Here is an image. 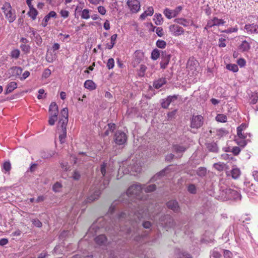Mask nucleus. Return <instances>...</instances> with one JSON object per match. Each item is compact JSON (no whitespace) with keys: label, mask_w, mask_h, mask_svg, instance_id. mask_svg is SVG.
Masks as SVG:
<instances>
[{"label":"nucleus","mask_w":258,"mask_h":258,"mask_svg":"<svg viewBox=\"0 0 258 258\" xmlns=\"http://www.w3.org/2000/svg\"><path fill=\"white\" fill-rule=\"evenodd\" d=\"M49 115L58 116V106L55 102H52L49 108Z\"/></svg>","instance_id":"21"},{"label":"nucleus","mask_w":258,"mask_h":258,"mask_svg":"<svg viewBox=\"0 0 258 258\" xmlns=\"http://www.w3.org/2000/svg\"><path fill=\"white\" fill-rule=\"evenodd\" d=\"M72 158L74 161V163H77L78 162H81V161L83 162L86 160L88 157L84 153H80L79 154L77 157L72 156Z\"/></svg>","instance_id":"24"},{"label":"nucleus","mask_w":258,"mask_h":258,"mask_svg":"<svg viewBox=\"0 0 258 258\" xmlns=\"http://www.w3.org/2000/svg\"><path fill=\"white\" fill-rule=\"evenodd\" d=\"M127 5L132 13H137L140 9V2L138 0H128Z\"/></svg>","instance_id":"12"},{"label":"nucleus","mask_w":258,"mask_h":258,"mask_svg":"<svg viewBox=\"0 0 258 258\" xmlns=\"http://www.w3.org/2000/svg\"><path fill=\"white\" fill-rule=\"evenodd\" d=\"M169 104L170 103L169 101L167 99V98L163 99L161 102L162 107L164 108H167L169 106Z\"/></svg>","instance_id":"61"},{"label":"nucleus","mask_w":258,"mask_h":258,"mask_svg":"<svg viewBox=\"0 0 258 258\" xmlns=\"http://www.w3.org/2000/svg\"><path fill=\"white\" fill-rule=\"evenodd\" d=\"M111 171L109 170L107 164L105 163H102L100 169L98 171L97 179L100 182V188L103 189L108 184L109 179L111 176Z\"/></svg>","instance_id":"3"},{"label":"nucleus","mask_w":258,"mask_h":258,"mask_svg":"<svg viewBox=\"0 0 258 258\" xmlns=\"http://www.w3.org/2000/svg\"><path fill=\"white\" fill-rule=\"evenodd\" d=\"M3 168L5 172H9L11 169V165L10 162H5L3 164Z\"/></svg>","instance_id":"53"},{"label":"nucleus","mask_w":258,"mask_h":258,"mask_svg":"<svg viewBox=\"0 0 258 258\" xmlns=\"http://www.w3.org/2000/svg\"><path fill=\"white\" fill-rule=\"evenodd\" d=\"M3 11L9 23L13 22L16 19L15 10L12 9L10 3L6 2L2 8Z\"/></svg>","instance_id":"5"},{"label":"nucleus","mask_w":258,"mask_h":258,"mask_svg":"<svg viewBox=\"0 0 258 258\" xmlns=\"http://www.w3.org/2000/svg\"><path fill=\"white\" fill-rule=\"evenodd\" d=\"M127 139L126 134L121 131H118L115 135V143L118 145L124 144Z\"/></svg>","instance_id":"13"},{"label":"nucleus","mask_w":258,"mask_h":258,"mask_svg":"<svg viewBox=\"0 0 258 258\" xmlns=\"http://www.w3.org/2000/svg\"><path fill=\"white\" fill-rule=\"evenodd\" d=\"M160 224L167 229V230L170 228H173L175 226V222L172 217L169 215H166L163 217L160 221Z\"/></svg>","instance_id":"8"},{"label":"nucleus","mask_w":258,"mask_h":258,"mask_svg":"<svg viewBox=\"0 0 258 258\" xmlns=\"http://www.w3.org/2000/svg\"><path fill=\"white\" fill-rule=\"evenodd\" d=\"M81 18L84 19H88L90 18L89 10L84 9L82 11Z\"/></svg>","instance_id":"48"},{"label":"nucleus","mask_w":258,"mask_h":258,"mask_svg":"<svg viewBox=\"0 0 258 258\" xmlns=\"http://www.w3.org/2000/svg\"><path fill=\"white\" fill-rule=\"evenodd\" d=\"M169 30L171 35L174 36H178L183 34L184 30L177 24H172L169 26Z\"/></svg>","instance_id":"11"},{"label":"nucleus","mask_w":258,"mask_h":258,"mask_svg":"<svg viewBox=\"0 0 258 258\" xmlns=\"http://www.w3.org/2000/svg\"><path fill=\"white\" fill-rule=\"evenodd\" d=\"M142 163L137 159H133L132 162L128 164L126 161L123 164L122 166H120L119 172H122L124 174H134V173H139L142 170Z\"/></svg>","instance_id":"2"},{"label":"nucleus","mask_w":258,"mask_h":258,"mask_svg":"<svg viewBox=\"0 0 258 258\" xmlns=\"http://www.w3.org/2000/svg\"><path fill=\"white\" fill-rule=\"evenodd\" d=\"M167 207L173 211L174 212H177L179 209V206L177 202L175 200H171L167 203Z\"/></svg>","instance_id":"22"},{"label":"nucleus","mask_w":258,"mask_h":258,"mask_svg":"<svg viewBox=\"0 0 258 258\" xmlns=\"http://www.w3.org/2000/svg\"><path fill=\"white\" fill-rule=\"evenodd\" d=\"M211 133H213L218 138H220L228 134V132L224 128L213 129L210 131Z\"/></svg>","instance_id":"18"},{"label":"nucleus","mask_w":258,"mask_h":258,"mask_svg":"<svg viewBox=\"0 0 258 258\" xmlns=\"http://www.w3.org/2000/svg\"><path fill=\"white\" fill-rule=\"evenodd\" d=\"M84 87L90 90H93L96 88L95 84L90 80H87L85 82Z\"/></svg>","instance_id":"29"},{"label":"nucleus","mask_w":258,"mask_h":258,"mask_svg":"<svg viewBox=\"0 0 258 258\" xmlns=\"http://www.w3.org/2000/svg\"><path fill=\"white\" fill-rule=\"evenodd\" d=\"M214 22V25L215 26H219L221 25H223L224 24V21L222 19H218L216 17H215L213 19Z\"/></svg>","instance_id":"52"},{"label":"nucleus","mask_w":258,"mask_h":258,"mask_svg":"<svg viewBox=\"0 0 258 258\" xmlns=\"http://www.w3.org/2000/svg\"><path fill=\"white\" fill-rule=\"evenodd\" d=\"M156 33L159 37L163 35V29L161 27H157L156 29Z\"/></svg>","instance_id":"64"},{"label":"nucleus","mask_w":258,"mask_h":258,"mask_svg":"<svg viewBox=\"0 0 258 258\" xmlns=\"http://www.w3.org/2000/svg\"><path fill=\"white\" fill-rule=\"evenodd\" d=\"M211 255L214 258H220L221 256V253L217 249H214L212 251Z\"/></svg>","instance_id":"55"},{"label":"nucleus","mask_w":258,"mask_h":258,"mask_svg":"<svg viewBox=\"0 0 258 258\" xmlns=\"http://www.w3.org/2000/svg\"><path fill=\"white\" fill-rule=\"evenodd\" d=\"M182 7L180 6L177 7L174 10H170L169 8H166L163 12L164 15L168 19H171L176 17L181 12Z\"/></svg>","instance_id":"7"},{"label":"nucleus","mask_w":258,"mask_h":258,"mask_svg":"<svg viewBox=\"0 0 258 258\" xmlns=\"http://www.w3.org/2000/svg\"><path fill=\"white\" fill-rule=\"evenodd\" d=\"M221 197L223 200H240L241 195L237 190L231 188H225L221 190Z\"/></svg>","instance_id":"4"},{"label":"nucleus","mask_w":258,"mask_h":258,"mask_svg":"<svg viewBox=\"0 0 258 258\" xmlns=\"http://www.w3.org/2000/svg\"><path fill=\"white\" fill-rule=\"evenodd\" d=\"M101 194L100 189L98 188H96L95 189H92L90 191V195L87 198L88 202H91L94 201V200L97 199L99 195Z\"/></svg>","instance_id":"14"},{"label":"nucleus","mask_w":258,"mask_h":258,"mask_svg":"<svg viewBox=\"0 0 258 258\" xmlns=\"http://www.w3.org/2000/svg\"><path fill=\"white\" fill-rule=\"evenodd\" d=\"M51 74V71L48 69H46L44 70L43 74H42V77L44 78H47L50 76Z\"/></svg>","instance_id":"58"},{"label":"nucleus","mask_w":258,"mask_h":258,"mask_svg":"<svg viewBox=\"0 0 258 258\" xmlns=\"http://www.w3.org/2000/svg\"><path fill=\"white\" fill-rule=\"evenodd\" d=\"M207 148L208 150L212 152H217L218 151V147L217 145L215 142H211L207 144Z\"/></svg>","instance_id":"28"},{"label":"nucleus","mask_w":258,"mask_h":258,"mask_svg":"<svg viewBox=\"0 0 258 258\" xmlns=\"http://www.w3.org/2000/svg\"><path fill=\"white\" fill-rule=\"evenodd\" d=\"M166 83V81L164 79H160L156 81H155L154 84V87L156 89H159L162 87L163 85H164Z\"/></svg>","instance_id":"34"},{"label":"nucleus","mask_w":258,"mask_h":258,"mask_svg":"<svg viewBox=\"0 0 258 258\" xmlns=\"http://www.w3.org/2000/svg\"><path fill=\"white\" fill-rule=\"evenodd\" d=\"M62 187L61 184L59 182H56L53 186V190L55 192H59Z\"/></svg>","instance_id":"50"},{"label":"nucleus","mask_w":258,"mask_h":258,"mask_svg":"<svg viewBox=\"0 0 258 258\" xmlns=\"http://www.w3.org/2000/svg\"><path fill=\"white\" fill-rule=\"evenodd\" d=\"M198 176L201 177H204L207 174V169L203 167L198 168L196 171Z\"/></svg>","instance_id":"31"},{"label":"nucleus","mask_w":258,"mask_h":258,"mask_svg":"<svg viewBox=\"0 0 258 258\" xmlns=\"http://www.w3.org/2000/svg\"><path fill=\"white\" fill-rule=\"evenodd\" d=\"M244 190L249 196H251L255 191L254 185L249 182L244 183Z\"/></svg>","instance_id":"17"},{"label":"nucleus","mask_w":258,"mask_h":258,"mask_svg":"<svg viewBox=\"0 0 258 258\" xmlns=\"http://www.w3.org/2000/svg\"><path fill=\"white\" fill-rule=\"evenodd\" d=\"M204 123L203 117L202 115H193L191 119L190 126L192 128H199Z\"/></svg>","instance_id":"10"},{"label":"nucleus","mask_w":258,"mask_h":258,"mask_svg":"<svg viewBox=\"0 0 258 258\" xmlns=\"http://www.w3.org/2000/svg\"><path fill=\"white\" fill-rule=\"evenodd\" d=\"M249 43L246 41H242L241 44L239 46V49L242 52L248 51L250 49Z\"/></svg>","instance_id":"26"},{"label":"nucleus","mask_w":258,"mask_h":258,"mask_svg":"<svg viewBox=\"0 0 258 258\" xmlns=\"http://www.w3.org/2000/svg\"><path fill=\"white\" fill-rule=\"evenodd\" d=\"M57 119V116L49 115L48 123L50 125H53Z\"/></svg>","instance_id":"47"},{"label":"nucleus","mask_w":258,"mask_h":258,"mask_svg":"<svg viewBox=\"0 0 258 258\" xmlns=\"http://www.w3.org/2000/svg\"><path fill=\"white\" fill-rule=\"evenodd\" d=\"M155 17V23L157 25H161L163 22V18L162 17L161 14H156L154 16Z\"/></svg>","instance_id":"39"},{"label":"nucleus","mask_w":258,"mask_h":258,"mask_svg":"<svg viewBox=\"0 0 258 258\" xmlns=\"http://www.w3.org/2000/svg\"><path fill=\"white\" fill-rule=\"evenodd\" d=\"M215 119L218 122L225 123L227 121V117L224 114L220 113L217 115Z\"/></svg>","instance_id":"32"},{"label":"nucleus","mask_w":258,"mask_h":258,"mask_svg":"<svg viewBox=\"0 0 258 258\" xmlns=\"http://www.w3.org/2000/svg\"><path fill=\"white\" fill-rule=\"evenodd\" d=\"M61 127V131L59 133V139L61 144H62L66 141V138L67 136V130L66 126H60Z\"/></svg>","instance_id":"25"},{"label":"nucleus","mask_w":258,"mask_h":258,"mask_svg":"<svg viewBox=\"0 0 258 258\" xmlns=\"http://www.w3.org/2000/svg\"><path fill=\"white\" fill-rule=\"evenodd\" d=\"M146 70L147 67L144 64H141L140 67L139 75L140 76L143 77L145 74Z\"/></svg>","instance_id":"51"},{"label":"nucleus","mask_w":258,"mask_h":258,"mask_svg":"<svg viewBox=\"0 0 258 258\" xmlns=\"http://www.w3.org/2000/svg\"><path fill=\"white\" fill-rule=\"evenodd\" d=\"M107 67L109 70L112 69L114 66V60L112 58H110L108 60L107 62Z\"/></svg>","instance_id":"54"},{"label":"nucleus","mask_w":258,"mask_h":258,"mask_svg":"<svg viewBox=\"0 0 258 258\" xmlns=\"http://www.w3.org/2000/svg\"><path fill=\"white\" fill-rule=\"evenodd\" d=\"M17 83L15 82H9L6 87V94L12 92L15 89L17 88Z\"/></svg>","instance_id":"23"},{"label":"nucleus","mask_w":258,"mask_h":258,"mask_svg":"<svg viewBox=\"0 0 258 258\" xmlns=\"http://www.w3.org/2000/svg\"><path fill=\"white\" fill-rule=\"evenodd\" d=\"M115 128V124L114 123H108V128L104 133L105 136H108L110 132H112Z\"/></svg>","instance_id":"40"},{"label":"nucleus","mask_w":258,"mask_h":258,"mask_svg":"<svg viewBox=\"0 0 258 258\" xmlns=\"http://www.w3.org/2000/svg\"><path fill=\"white\" fill-rule=\"evenodd\" d=\"M186 149V147L183 146L175 145L172 147L173 151L177 155V156L180 157L182 156L183 152Z\"/></svg>","instance_id":"16"},{"label":"nucleus","mask_w":258,"mask_h":258,"mask_svg":"<svg viewBox=\"0 0 258 258\" xmlns=\"http://www.w3.org/2000/svg\"><path fill=\"white\" fill-rule=\"evenodd\" d=\"M145 192H150L154 191L156 188V186L155 184H151L148 186H142Z\"/></svg>","instance_id":"37"},{"label":"nucleus","mask_w":258,"mask_h":258,"mask_svg":"<svg viewBox=\"0 0 258 258\" xmlns=\"http://www.w3.org/2000/svg\"><path fill=\"white\" fill-rule=\"evenodd\" d=\"M242 131L237 129V136L241 139H244L246 138L247 134H245L242 133Z\"/></svg>","instance_id":"60"},{"label":"nucleus","mask_w":258,"mask_h":258,"mask_svg":"<svg viewBox=\"0 0 258 258\" xmlns=\"http://www.w3.org/2000/svg\"><path fill=\"white\" fill-rule=\"evenodd\" d=\"M21 50L26 53H28L30 50V46L25 44H21L20 46Z\"/></svg>","instance_id":"46"},{"label":"nucleus","mask_w":258,"mask_h":258,"mask_svg":"<svg viewBox=\"0 0 258 258\" xmlns=\"http://www.w3.org/2000/svg\"><path fill=\"white\" fill-rule=\"evenodd\" d=\"M226 69L233 72H237L238 70V67L235 64H228L226 66Z\"/></svg>","instance_id":"43"},{"label":"nucleus","mask_w":258,"mask_h":258,"mask_svg":"<svg viewBox=\"0 0 258 258\" xmlns=\"http://www.w3.org/2000/svg\"><path fill=\"white\" fill-rule=\"evenodd\" d=\"M160 56L159 50L157 49H154L151 53V58L153 60L157 59Z\"/></svg>","instance_id":"42"},{"label":"nucleus","mask_w":258,"mask_h":258,"mask_svg":"<svg viewBox=\"0 0 258 258\" xmlns=\"http://www.w3.org/2000/svg\"><path fill=\"white\" fill-rule=\"evenodd\" d=\"M148 16H152L154 13V9L152 7H149L147 10L145 11Z\"/></svg>","instance_id":"63"},{"label":"nucleus","mask_w":258,"mask_h":258,"mask_svg":"<svg viewBox=\"0 0 258 258\" xmlns=\"http://www.w3.org/2000/svg\"><path fill=\"white\" fill-rule=\"evenodd\" d=\"M146 215L147 213L143 211L142 210H140L137 214L133 213V212L128 213V211L121 212L117 216L116 219L114 220V225L117 227V223L118 222L123 221L126 217H128V220L130 221L128 223L131 224L133 228H135L136 225L141 221V218L147 217Z\"/></svg>","instance_id":"1"},{"label":"nucleus","mask_w":258,"mask_h":258,"mask_svg":"<svg viewBox=\"0 0 258 258\" xmlns=\"http://www.w3.org/2000/svg\"><path fill=\"white\" fill-rule=\"evenodd\" d=\"M22 69L19 67H13L10 69L11 74L15 77L19 76L22 74Z\"/></svg>","instance_id":"27"},{"label":"nucleus","mask_w":258,"mask_h":258,"mask_svg":"<svg viewBox=\"0 0 258 258\" xmlns=\"http://www.w3.org/2000/svg\"><path fill=\"white\" fill-rule=\"evenodd\" d=\"M174 22L177 24L182 25L183 27H188L193 25L194 22L190 19H186L182 18H176L174 19Z\"/></svg>","instance_id":"15"},{"label":"nucleus","mask_w":258,"mask_h":258,"mask_svg":"<svg viewBox=\"0 0 258 258\" xmlns=\"http://www.w3.org/2000/svg\"><path fill=\"white\" fill-rule=\"evenodd\" d=\"M214 167L215 169L219 171H221L224 170L225 167V164L223 163L218 162L217 163H215L214 164Z\"/></svg>","instance_id":"41"},{"label":"nucleus","mask_w":258,"mask_h":258,"mask_svg":"<svg viewBox=\"0 0 258 258\" xmlns=\"http://www.w3.org/2000/svg\"><path fill=\"white\" fill-rule=\"evenodd\" d=\"M143 187L141 184H136L131 185L126 191L128 196L137 197L141 198L140 195L143 191Z\"/></svg>","instance_id":"6"},{"label":"nucleus","mask_w":258,"mask_h":258,"mask_svg":"<svg viewBox=\"0 0 258 258\" xmlns=\"http://www.w3.org/2000/svg\"><path fill=\"white\" fill-rule=\"evenodd\" d=\"M187 190L192 194H195L197 192V187L194 184H190L187 187Z\"/></svg>","instance_id":"45"},{"label":"nucleus","mask_w":258,"mask_h":258,"mask_svg":"<svg viewBox=\"0 0 258 258\" xmlns=\"http://www.w3.org/2000/svg\"><path fill=\"white\" fill-rule=\"evenodd\" d=\"M224 258H232V254L231 251L228 250H223Z\"/></svg>","instance_id":"57"},{"label":"nucleus","mask_w":258,"mask_h":258,"mask_svg":"<svg viewBox=\"0 0 258 258\" xmlns=\"http://www.w3.org/2000/svg\"><path fill=\"white\" fill-rule=\"evenodd\" d=\"M31 221L33 224L37 227H41L42 226V223L38 219H34Z\"/></svg>","instance_id":"56"},{"label":"nucleus","mask_w":258,"mask_h":258,"mask_svg":"<svg viewBox=\"0 0 258 258\" xmlns=\"http://www.w3.org/2000/svg\"><path fill=\"white\" fill-rule=\"evenodd\" d=\"M196 64V62L193 59H189L187 61V67L188 70H191V71H195L196 70V67L195 65Z\"/></svg>","instance_id":"35"},{"label":"nucleus","mask_w":258,"mask_h":258,"mask_svg":"<svg viewBox=\"0 0 258 258\" xmlns=\"http://www.w3.org/2000/svg\"><path fill=\"white\" fill-rule=\"evenodd\" d=\"M156 46L160 48H164L167 45L166 42L162 40L159 39L156 41Z\"/></svg>","instance_id":"44"},{"label":"nucleus","mask_w":258,"mask_h":258,"mask_svg":"<svg viewBox=\"0 0 258 258\" xmlns=\"http://www.w3.org/2000/svg\"><path fill=\"white\" fill-rule=\"evenodd\" d=\"M60 14L61 17H62L64 18H67L69 16V12L67 10H62L60 11Z\"/></svg>","instance_id":"62"},{"label":"nucleus","mask_w":258,"mask_h":258,"mask_svg":"<svg viewBox=\"0 0 258 258\" xmlns=\"http://www.w3.org/2000/svg\"><path fill=\"white\" fill-rule=\"evenodd\" d=\"M244 28L248 33H258V25L257 24H247L245 25Z\"/></svg>","instance_id":"19"},{"label":"nucleus","mask_w":258,"mask_h":258,"mask_svg":"<svg viewBox=\"0 0 258 258\" xmlns=\"http://www.w3.org/2000/svg\"><path fill=\"white\" fill-rule=\"evenodd\" d=\"M174 258H191L190 254L185 252H176Z\"/></svg>","instance_id":"36"},{"label":"nucleus","mask_w":258,"mask_h":258,"mask_svg":"<svg viewBox=\"0 0 258 258\" xmlns=\"http://www.w3.org/2000/svg\"><path fill=\"white\" fill-rule=\"evenodd\" d=\"M168 170L167 168H166L159 173L156 174L152 178L153 180H155L159 178L160 176H164L165 175V172Z\"/></svg>","instance_id":"49"},{"label":"nucleus","mask_w":258,"mask_h":258,"mask_svg":"<svg viewBox=\"0 0 258 258\" xmlns=\"http://www.w3.org/2000/svg\"><path fill=\"white\" fill-rule=\"evenodd\" d=\"M68 109L67 108H63L60 113L59 120L58 123L57 128L59 130L60 126H67L68 121Z\"/></svg>","instance_id":"9"},{"label":"nucleus","mask_w":258,"mask_h":258,"mask_svg":"<svg viewBox=\"0 0 258 258\" xmlns=\"http://www.w3.org/2000/svg\"><path fill=\"white\" fill-rule=\"evenodd\" d=\"M232 177L234 179L238 178L241 174L240 170L239 168L234 167L233 168L231 171Z\"/></svg>","instance_id":"33"},{"label":"nucleus","mask_w":258,"mask_h":258,"mask_svg":"<svg viewBox=\"0 0 258 258\" xmlns=\"http://www.w3.org/2000/svg\"><path fill=\"white\" fill-rule=\"evenodd\" d=\"M20 55V51L18 49H14L12 50L10 53V56L14 59H18Z\"/></svg>","instance_id":"38"},{"label":"nucleus","mask_w":258,"mask_h":258,"mask_svg":"<svg viewBox=\"0 0 258 258\" xmlns=\"http://www.w3.org/2000/svg\"><path fill=\"white\" fill-rule=\"evenodd\" d=\"M252 99L251 101V103L253 104L256 103L258 100V92L254 93L251 96Z\"/></svg>","instance_id":"59"},{"label":"nucleus","mask_w":258,"mask_h":258,"mask_svg":"<svg viewBox=\"0 0 258 258\" xmlns=\"http://www.w3.org/2000/svg\"><path fill=\"white\" fill-rule=\"evenodd\" d=\"M95 241L99 245H105L107 243V238L104 235L101 234L95 238Z\"/></svg>","instance_id":"20"},{"label":"nucleus","mask_w":258,"mask_h":258,"mask_svg":"<svg viewBox=\"0 0 258 258\" xmlns=\"http://www.w3.org/2000/svg\"><path fill=\"white\" fill-rule=\"evenodd\" d=\"M30 10L28 12V15L33 20H35L36 18V16L38 15L37 11L33 7V6L29 7Z\"/></svg>","instance_id":"30"}]
</instances>
